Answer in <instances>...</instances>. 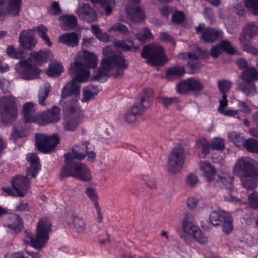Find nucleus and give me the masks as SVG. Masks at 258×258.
<instances>
[{
    "instance_id": "nucleus-1",
    "label": "nucleus",
    "mask_w": 258,
    "mask_h": 258,
    "mask_svg": "<svg viewBox=\"0 0 258 258\" xmlns=\"http://www.w3.org/2000/svg\"><path fill=\"white\" fill-rule=\"evenodd\" d=\"M70 70L74 72L75 77L71 81L67 83L61 91V98L64 99L72 95H78L80 92V86L77 82L83 83L87 81L90 73L87 70L84 65L80 62L74 61L71 64Z\"/></svg>"
},
{
    "instance_id": "nucleus-2",
    "label": "nucleus",
    "mask_w": 258,
    "mask_h": 258,
    "mask_svg": "<svg viewBox=\"0 0 258 258\" xmlns=\"http://www.w3.org/2000/svg\"><path fill=\"white\" fill-rule=\"evenodd\" d=\"M77 99L73 97L62 105L64 113L63 126L65 130L74 131L81 122L80 113L77 107Z\"/></svg>"
},
{
    "instance_id": "nucleus-3",
    "label": "nucleus",
    "mask_w": 258,
    "mask_h": 258,
    "mask_svg": "<svg viewBox=\"0 0 258 258\" xmlns=\"http://www.w3.org/2000/svg\"><path fill=\"white\" fill-rule=\"evenodd\" d=\"M68 177H73L85 182L92 178L89 168L81 162L69 163L67 166L62 167L59 174L60 178L63 180Z\"/></svg>"
},
{
    "instance_id": "nucleus-4",
    "label": "nucleus",
    "mask_w": 258,
    "mask_h": 258,
    "mask_svg": "<svg viewBox=\"0 0 258 258\" xmlns=\"http://www.w3.org/2000/svg\"><path fill=\"white\" fill-rule=\"evenodd\" d=\"M0 116L4 124H11L16 120L18 117V108L14 97H0Z\"/></svg>"
},
{
    "instance_id": "nucleus-5",
    "label": "nucleus",
    "mask_w": 258,
    "mask_h": 258,
    "mask_svg": "<svg viewBox=\"0 0 258 258\" xmlns=\"http://www.w3.org/2000/svg\"><path fill=\"white\" fill-rule=\"evenodd\" d=\"M141 56L147 60L149 64L153 66L163 65L168 61L161 45L149 44L145 46L142 50Z\"/></svg>"
},
{
    "instance_id": "nucleus-6",
    "label": "nucleus",
    "mask_w": 258,
    "mask_h": 258,
    "mask_svg": "<svg viewBox=\"0 0 258 258\" xmlns=\"http://www.w3.org/2000/svg\"><path fill=\"white\" fill-rule=\"evenodd\" d=\"M254 160L246 157L238 159L233 168L235 175L250 176L251 178H258V166Z\"/></svg>"
},
{
    "instance_id": "nucleus-7",
    "label": "nucleus",
    "mask_w": 258,
    "mask_h": 258,
    "mask_svg": "<svg viewBox=\"0 0 258 258\" xmlns=\"http://www.w3.org/2000/svg\"><path fill=\"white\" fill-rule=\"evenodd\" d=\"M258 35V26L254 23L247 24L242 29L239 37L240 43L243 45L244 51L254 56L258 55V49L252 45L249 41L255 36Z\"/></svg>"
},
{
    "instance_id": "nucleus-8",
    "label": "nucleus",
    "mask_w": 258,
    "mask_h": 258,
    "mask_svg": "<svg viewBox=\"0 0 258 258\" xmlns=\"http://www.w3.org/2000/svg\"><path fill=\"white\" fill-rule=\"evenodd\" d=\"M35 137L38 150L45 154L54 151L60 143L59 137L56 134L49 136L41 133H36Z\"/></svg>"
},
{
    "instance_id": "nucleus-9",
    "label": "nucleus",
    "mask_w": 258,
    "mask_h": 258,
    "mask_svg": "<svg viewBox=\"0 0 258 258\" xmlns=\"http://www.w3.org/2000/svg\"><path fill=\"white\" fill-rule=\"evenodd\" d=\"M192 215L189 213L185 214L182 220V228L184 232L192 236L200 244H203L208 242V238L202 230L192 222Z\"/></svg>"
},
{
    "instance_id": "nucleus-10",
    "label": "nucleus",
    "mask_w": 258,
    "mask_h": 258,
    "mask_svg": "<svg viewBox=\"0 0 258 258\" xmlns=\"http://www.w3.org/2000/svg\"><path fill=\"white\" fill-rule=\"evenodd\" d=\"M184 149L181 146L175 147L169 155L167 166L169 171L173 173L180 171L185 162Z\"/></svg>"
},
{
    "instance_id": "nucleus-11",
    "label": "nucleus",
    "mask_w": 258,
    "mask_h": 258,
    "mask_svg": "<svg viewBox=\"0 0 258 258\" xmlns=\"http://www.w3.org/2000/svg\"><path fill=\"white\" fill-rule=\"evenodd\" d=\"M105 60V64L109 67L111 71L115 68L112 76L115 78L123 76L124 70L128 67V63L122 54L112 55L103 58Z\"/></svg>"
},
{
    "instance_id": "nucleus-12",
    "label": "nucleus",
    "mask_w": 258,
    "mask_h": 258,
    "mask_svg": "<svg viewBox=\"0 0 258 258\" xmlns=\"http://www.w3.org/2000/svg\"><path fill=\"white\" fill-rule=\"evenodd\" d=\"M16 71L23 79L28 80L38 78L41 72L36 66L31 64L24 59L16 64Z\"/></svg>"
},
{
    "instance_id": "nucleus-13",
    "label": "nucleus",
    "mask_w": 258,
    "mask_h": 258,
    "mask_svg": "<svg viewBox=\"0 0 258 258\" xmlns=\"http://www.w3.org/2000/svg\"><path fill=\"white\" fill-rule=\"evenodd\" d=\"M149 105L145 97H142L139 103H135L125 113L124 119L128 123L135 122L137 118L145 112Z\"/></svg>"
},
{
    "instance_id": "nucleus-14",
    "label": "nucleus",
    "mask_w": 258,
    "mask_h": 258,
    "mask_svg": "<svg viewBox=\"0 0 258 258\" xmlns=\"http://www.w3.org/2000/svg\"><path fill=\"white\" fill-rule=\"evenodd\" d=\"M29 176L17 175L11 180V185L13 189L17 192V196L23 197L28 191L30 186V180Z\"/></svg>"
},
{
    "instance_id": "nucleus-15",
    "label": "nucleus",
    "mask_w": 258,
    "mask_h": 258,
    "mask_svg": "<svg viewBox=\"0 0 258 258\" xmlns=\"http://www.w3.org/2000/svg\"><path fill=\"white\" fill-rule=\"evenodd\" d=\"M19 42L23 51L32 50L37 43V39L34 37L33 30L30 29L21 31L19 36Z\"/></svg>"
},
{
    "instance_id": "nucleus-16",
    "label": "nucleus",
    "mask_w": 258,
    "mask_h": 258,
    "mask_svg": "<svg viewBox=\"0 0 258 258\" xmlns=\"http://www.w3.org/2000/svg\"><path fill=\"white\" fill-rule=\"evenodd\" d=\"M22 0H9L5 9L0 7V22L5 18L7 15L13 17H17L21 11Z\"/></svg>"
},
{
    "instance_id": "nucleus-17",
    "label": "nucleus",
    "mask_w": 258,
    "mask_h": 258,
    "mask_svg": "<svg viewBox=\"0 0 258 258\" xmlns=\"http://www.w3.org/2000/svg\"><path fill=\"white\" fill-rule=\"evenodd\" d=\"M221 50L229 55H235L237 52V49L232 46L230 41L223 40L217 45L211 48L209 54L212 57L217 58L221 54Z\"/></svg>"
},
{
    "instance_id": "nucleus-18",
    "label": "nucleus",
    "mask_w": 258,
    "mask_h": 258,
    "mask_svg": "<svg viewBox=\"0 0 258 258\" xmlns=\"http://www.w3.org/2000/svg\"><path fill=\"white\" fill-rule=\"evenodd\" d=\"M26 160L30 163L26 170L27 176L35 178L41 169L39 157L36 154L29 153L26 156Z\"/></svg>"
},
{
    "instance_id": "nucleus-19",
    "label": "nucleus",
    "mask_w": 258,
    "mask_h": 258,
    "mask_svg": "<svg viewBox=\"0 0 258 258\" xmlns=\"http://www.w3.org/2000/svg\"><path fill=\"white\" fill-rule=\"evenodd\" d=\"M223 36V33L222 31L215 28L207 27L201 33V38L206 43H213L221 39Z\"/></svg>"
},
{
    "instance_id": "nucleus-20",
    "label": "nucleus",
    "mask_w": 258,
    "mask_h": 258,
    "mask_svg": "<svg viewBox=\"0 0 258 258\" xmlns=\"http://www.w3.org/2000/svg\"><path fill=\"white\" fill-rule=\"evenodd\" d=\"M77 14L80 18L88 22H93L97 18L96 11L89 4L83 3L78 8Z\"/></svg>"
},
{
    "instance_id": "nucleus-21",
    "label": "nucleus",
    "mask_w": 258,
    "mask_h": 258,
    "mask_svg": "<svg viewBox=\"0 0 258 258\" xmlns=\"http://www.w3.org/2000/svg\"><path fill=\"white\" fill-rule=\"evenodd\" d=\"M64 163L65 165L67 166V164L69 163H78V162H75L74 161V159H78L82 160L86 157L85 153V150L83 149H81L79 146L74 145L72 147L71 152H69L64 154Z\"/></svg>"
},
{
    "instance_id": "nucleus-22",
    "label": "nucleus",
    "mask_w": 258,
    "mask_h": 258,
    "mask_svg": "<svg viewBox=\"0 0 258 258\" xmlns=\"http://www.w3.org/2000/svg\"><path fill=\"white\" fill-rule=\"evenodd\" d=\"M41 118L45 123H52L58 122L60 119V108L55 105L51 109L43 113Z\"/></svg>"
},
{
    "instance_id": "nucleus-23",
    "label": "nucleus",
    "mask_w": 258,
    "mask_h": 258,
    "mask_svg": "<svg viewBox=\"0 0 258 258\" xmlns=\"http://www.w3.org/2000/svg\"><path fill=\"white\" fill-rule=\"evenodd\" d=\"M68 226H73L75 231L78 233L83 232L86 229V222L84 219L77 214L72 213L70 217L66 219Z\"/></svg>"
},
{
    "instance_id": "nucleus-24",
    "label": "nucleus",
    "mask_w": 258,
    "mask_h": 258,
    "mask_svg": "<svg viewBox=\"0 0 258 258\" xmlns=\"http://www.w3.org/2000/svg\"><path fill=\"white\" fill-rule=\"evenodd\" d=\"M52 231V225L50 222L43 218L39 219L36 227V234L39 237H43L49 240V235Z\"/></svg>"
},
{
    "instance_id": "nucleus-25",
    "label": "nucleus",
    "mask_w": 258,
    "mask_h": 258,
    "mask_svg": "<svg viewBox=\"0 0 258 258\" xmlns=\"http://www.w3.org/2000/svg\"><path fill=\"white\" fill-rule=\"evenodd\" d=\"M85 193L93 203L98 215L97 221L99 223H101L103 220V215L99 205L98 196L96 190L92 187H87L85 190Z\"/></svg>"
},
{
    "instance_id": "nucleus-26",
    "label": "nucleus",
    "mask_w": 258,
    "mask_h": 258,
    "mask_svg": "<svg viewBox=\"0 0 258 258\" xmlns=\"http://www.w3.org/2000/svg\"><path fill=\"white\" fill-rule=\"evenodd\" d=\"M52 56L51 51L48 49L40 50L38 52H32L30 56L39 65L46 63L50 60Z\"/></svg>"
},
{
    "instance_id": "nucleus-27",
    "label": "nucleus",
    "mask_w": 258,
    "mask_h": 258,
    "mask_svg": "<svg viewBox=\"0 0 258 258\" xmlns=\"http://www.w3.org/2000/svg\"><path fill=\"white\" fill-rule=\"evenodd\" d=\"M58 41L60 43L70 47H75L79 44V38L74 32L61 34Z\"/></svg>"
},
{
    "instance_id": "nucleus-28",
    "label": "nucleus",
    "mask_w": 258,
    "mask_h": 258,
    "mask_svg": "<svg viewBox=\"0 0 258 258\" xmlns=\"http://www.w3.org/2000/svg\"><path fill=\"white\" fill-rule=\"evenodd\" d=\"M94 5L98 4L99 5L100 12L102 14H104L106 16H109L112 13L113 8L115 6L114 0H90Z\"/></svg>"
},
{
    "instance_id": "nucleus-29",
    "label": "nucleus",
    "mask_w": 258,
    "mask_h": 258,
    "mask_svg": "<svg viewBox=\"0 0 258 258\" xmlns=\"http://www.w3.org/2000/svg\"><path fill=\"white\" fill-rule=\"evenodd\" d=\"M200 165L201 170L203 171L204 176L208 182H210L214 179H216V170L209 162H200Z\"/></svg>"
},
{
    "instance_id": "nucleus-30",
    "label": "nucleus",
    "mask_w": 258,
    "mask_h": 258,
    "mask_svg": "<svg viewBox=\"0 0 258 258\" xmlns=\"http://www.w3.org/2000/svg\"><path fill=\"white\" fill-rule=\"evenodd\" d=\"M105 64V60L103 58L101 62V67L97 69L93 75V78L94 80H96L101 83H103L107 81L108 79L107 72L111 71L109 67H107V64Z\"/></svg>"
},
{
    "instance_id": "nucleus-31",
    "label": "nucleus",
    "mask_w": 258,
    "mask_h": 258,
    "mask_svg": "<svg viewBox=\"0 0 258 258\" xmlns=\"http://www.w3.org/2000/svg\"><path fill=\"white\" fill-rule=\"evenodd\" d=\"M188 62L186 66L187 73L190 74L197 72L201 67V63L198 56L195 53L189 52L187 54Z\"/></svg>"
},
{
    "instance_id": "nucleus-32",
    "label": "nucleus",
    "mask_w": 258,
    "mask_h": 258,
    "mask_svg": "<svg viewBox=\"0 0 258 258\" xmlns=\"http://www.w3.org/2000/svg\"><path fill=\"white\" fill-rule=\"evenodd\" d=\"M34 104L32 102H28L23 105V115L25 123L34 122L36 119L33 115Z\"/></svg>"
},
{
    "instance_id": "nucleus-33",
    "label": "nucleus",
    "mask_w": 258,
    "mask_h": 258,
    "mask_svg": "<svg viewBox=\"0 0 258 258\" xmlns=\"http://www.w3.org/2000/svg\"><path fill=\"white\" fill-rule=\"evenodd\" d=\"M233 178L225 173L217 174L216 184L221 188L230 189L232 187Z\"/></svg>"
},
{
    "instance_id": "nucleus-34",
    "label": "nucleus",
    "mask_w": 258,
    "mask_h": 258,
    "mask_svg": "<svg viewBox=\"0 0 258 258\" xmlns=\"http://www.w3.org/2000/svg\"><path fill=\"white\" fill-rule=\"evenodd\" d=\"M228 213V212L222 210L212 211L209 215V221L214 226L221 225Z\"/></svg>"
},
{
    "instance_id": "nucleus-35",
    "label": "nucleus",
    "mask_w": 258,
    "mask_h": 258,
    "mask_svg": "<svg viewBox=\"0 0 258 258\" xmlns=\"http://www.w3.org/2000/svg\"><path fill=\"white\" fill-rule=\"evenodd\" d=\"M126 12L133 22H141L145 20L144 13L139 7H128L126 8Z\"/></svg>"
},
{
    "instance_id": "nucleus-36",
    "label": "nucleus",
    "mask_w": 258,
    "mask_h": 258,
    "mask_svg": "<svg viewBox=\"0 0 258 258\" xmlns=\"http://www.w3.org/2000/svg\"><path fill=\"white\" fill-rule=\"evenodd\" d=\"M100 91L99 86L90 85L84 88L83 91V97L81 101L82 102H87L94 98Z\"/></svg>"
},
{
    "instance_id": "nucleus-37",
    "label": "nucleus",
    "mask_w": 258,
    "mask_h": 258,
    "mask_svg": "<svg viewBox=\"0 0 258 258\" xmlns=\"http://www.w3.org/2000/svg\"><path fill=\"white\" fill-rule=\"evenodd\" d=\"M241 79L245 82H255L258 80V71L254 67L249 66L242 73Z\"/></svg>"
},
{
    "instance_id": "nucleus-38",
    "label": "nucleus",
    "mask_w": 258,
    "mask_h": 258,
    "mask_svg": "<svg viewBox=\"0 0 258 258\" xmlns=\"http://www.w3.org/2000/svg\"><path fill=\"white\" fill-rule=\"evenodd\" d=\"M83 61L84 63H82V64L85 68L90 72L88 69L96 67L97 64L98 59L97 56L94 53L85 51L84 52ZM81 63H82V62Z\"/></svg>"
},
{
    "instance_id": "nucleus-39",
    "label": "nucleus",
    "mask_w": 258,
    "mask_h": 258,
    "mask_svg": "<svg viewBox=\"0 0 258 258\" xmlns=\"http://www.w3.org/2000/svg\"><path fill=\"white\" fill-rule=\"evenodd\" d=\"M61 19L63 22L61 28L64 30H73L77 25V19L74 15H65L61 17Z\"/></svg>"
},
{
    "instance_id": "nucleus-40",
    "label": "nucleus",
    "mask_w": 258,
    "mask_h": 258,
    "mask_svg": "<svg viewBox=\"0 0 258 258\" xmlns=\"http://www.w3.org/2000/svg\"><path fill=\"white\" fill-rule=\"evenodd\" d=\"M6 53L11 58L22 60L25 58L27 55L23 49L21 48H15L13 45L8 46Z\"/></svg>"
},
{
    "instance_id": "nucleus-41",
    "label": "nucleus",
    "mask_w": 258,
    "mask_h": 258,
    "mask_svg": "<svg viewBox=\"0 0 258 258\" xmlns=\"http://www.w3.org/2000/svg\"><path fill=\"white\" fill-rule=\"evenodd\" d=\"M196 146L200 150L199 156L205 158L210 152L211 149L210 143L206 139H199L196 142Z\"/></svg>"
},
{
    "instance_id": "nucleus-42",
    "label": "nucleus",
    "mask_w": 258,
    "mask_h": 258,
    "mask_svg": "<svg viewBox=\"0 0 258 258\" xmlns=\"http://www.w3.org/2000/svg\"><path fill=\"white\" fill-rule=\"evenodd\" d=\"M135 38L140 43H144L153 38L151 30L147 27H144L140 32L135 34Z\"/></svg>"
},
{
    "instance_id": "nucleus-43",
    "label": "nucleus",
    "mask_w": 258,
    "mask_h": 258,
    "mask_svg": "<svg viewBox=\"0 0 258 258\" xmlns=\"http://www.w3.org/2000/svg\"><path fill=\"white\" fill-rule=\"evenodd\" d=\"M12 223H9L7 227L13 230L15 233L20 232L23 228V222L22 218L18 215H14L11 218Z\"/></svg>"
},
{
    "instance_id": "nucleus-44",
    "label": "nucleus",
    "mask_w": 258,
    "mask_h": 258,
    "mask_svg": "<svg viewBox=\"0 0 258 258\" xmlns=\"http://www.w3.org/2000/svg\"><path fill=\"white\" fill-rule=\"evenodd\" d=\"M185 72V68L183 67L174 66L167 68L166 74L168 76H175L180 78L183 76Z\"/></svg>"
},
{
    "instance_id": "nucleus-45",
    "label": "nucleus",
    "mask_w": 258,
    "mask_h": 258,
    "mask_svg": "<svg viewBox=\"0 0 258 258\" xmlns=\"http://www.w3.org/2000/svg\"><path fill=\"white\" fill-rule=\"evenodd\" d=\"M228 137L230 141L237 147H239L243 145L244 136L242 134L232 131L228 133Z\"/></svg>"
},
{
    "instance_id": "nucleus-46",
    "label": "nucleus",
    "mask_w": 258,
    "mask_h": 258,
    "mask_svg": "<svg viewBox=\"0 0 258 258\" xmlns=\"http://www.w3.org/2000/svg\"><path fill=\"white\" fill-rule=\"evenodd\" d=\"M29 238L30 240V246L37 249L42 248L48 240L44 238L39 237L38 234H36L35 238L33 237L32 236L29 237Z\"/></svg>"
},
{
    "instance_id": "nucleus-47",
    "label": "nucleus",
    "mask_w": 258,
    "mask_h": 258,
    "mask_svg": "<svg viewBox=\"0 0 258 258\" xmlns=\"http://www.w3.org/2000/svg\"><path fill=\"white\" fill-rule=\"evenodd\" d=\"M256 178H251L250 176H242L241 181L242 186L251 191H253L257 186V183L255 181Z\"/></svg>"
},
{
    "instance_id": "nucleus-48",
    "label": "nucleus",
    "mask_w": 258,
    "mask_h": 258,
    "mask_svg": "<svg viewBox=\"0 0 258 258\" xmlns=\"http://www.w3.org/2000/svg\"><path fill=\"white\" fill-rule=\"evenodd\" d=\"M63 70L64 67L61 63H52L49 67L48 75L52 77H58L63 72Z\"/></svg>"
},
{
    "instance_id": "nucleus-49",
    "label": "nucleus",
    "mask_w": 258,
    "mask_h": 258,
    "mask_svg": "<svg viewBox=\"0 0 258 258\" xmlns=\"http://www.w3.org/2000/svg\"><path fill=\"white\" fill-rule=\"evenodd\" d=\"M241 90L247 96L256 92V85L254 82H245L239 85Z\"/></svg>"
},
{
    "instance_id": "nucleus-50",
    "label": "nucleus",
    "mask_w": 258,
    "mask_h": 258,
    "mask_svg": "<svg viewBox=\"0 0 258 258\" xmlns=\"http://www.w3.org/2000/svg\"><path fill=\"white\" fill-rule=\"evenodd\" d=\"M233 220L230 213H228L222 221V231L223 232L228 234L233 230Z\"/></svg>"
},
{
    "instance_id": "nucleus-51",
    "label": "nucleus",
    "mask_w": 258,
    "mask_h": 258,
    "mask_svg": "<svg viewBox=\"0 0 258 258\" xmlns=\"http://www.w3.org/2000/svg\"><path fill=\"white\" fill-rule=\"evenodd\" d=\"M244 146L249 152L258 153V140L255 139L249 138L246 140Z\"/></svg>"
},
{
    "instance_id": "nucleus-52",
    "label": "nucleus",
    "mask_w": 258,
    "mask_h": 258,
    "mask_svg": "<svg viewBox=\"0 0 258 258\" xmlns=\"http://www.w3.org/2000/svg\"><path fill=\"white\" fill-rule=\"evenodd\" d=\"M188 86L190 91L198 92L202 90L205 85L199 80L194 78H188Z\"/></svg>"
},
{
    "instance_id": "nucleus-53",
    "label": "nucleus",
    "mask_w": 258,
    "mask_h": 258,
    "mask_svg": "<svg viewBox=\"0 0 258 258\" xmlns=\"http://www.w3.org/2000/svg\"><path fill=\"white\" fill-rule=\"evenodd\" d=\"M213 150H222L225 148L224 140L220 137H215L210 143Z\"/></svg>"
},
{
    "instance_id": "nucleus-54",
    "label": "nucleus",
    "mask_w": 258,
    "mask_h": 258,
    "mask_svg": "<svg viewBox=\"0 0 258 258\" xmlns=\"http://www.w3.org/2000/svg\"><path fill=\"white\" fill-rule=\"evenodd\" d=\"M244 4L253 15L258 16V0H245Z\"/></svg>"
},
{
    "instance_id": "nucleus-55",
    "label": "nucleus",
    "mask_w": 258,
    "mask_h": 258,
    "mask_svg": "<svg viewBox=\"0 0 258 258\" xmlns=\"http://www.w3.org/2000/svg\"><path fill=\"white\" fill-rule=\"evenodd\" d=\"M161 103L165 107H168L173 104L176 106H178L179 105L180 102L179 98L176 97H163L161 98Z\"/></svg>"
},
{
    "instance_id": "nucleus-56",
    "label": "nucleus",
    "mask_w": 258,
    "mask_h": 258,
    "mask_svg": "<svg viewBox=\"0 0 258 258\" xmlns=\"http://www.w3.org/2000/svg\"><path fill=\"white\" fill-rule=\"evenodd\" d=\"M50 91V86L45 87L44 89H41L38 92L39 103L40 105L44 106L45 101L48 97Z\"/></svg>"
},
{
    "instance_id": "nucleus-57",
    "label": "nucleus",
    "mask_w": 258,
    "mask_h": 258,
    "mask_svg": "<svg viewBox=\"0 0 258 258\" xmlns=\"http://www.w3.org/2000/svg\"><path fill=\"white\" fill-rule=\"evenodd\" d=\"M110 30H113L114 31H118L121 34L125 36H128L129 34V30L127 27L121 23H117L114 24L112 26Z\"/></svg>"
},
{
    "instance_id": "nucleus-58",
    "label": "nucleus",
    "mask_w": 258,
    "mask_h": 258,
    "mask_svg": "<svg viewBox=\"0 0 258 258\" xmlns=\"http://www.w3.org/2000/svg\"><path fill=\"white\" fill-rule=\"evenodd\" d=\"M217 85L221 93H226L229 91L232 86V83L231 81L224 79L218 81Z\"/></svg>"
},
{
    "instance_id": "nucleus-59",
    "label": "nucleus",
    "mask_w": 258,
    "mask_h": 258,
    "mask_svg": "<svg viewBox=\"0 0 258 258\" xmlns=\"http://www.w3.org/2000/svg\"><path fill=\"white\" fill-rule=\"evenodd\" d=\"M177 92L180 94H185L189 91L188 86V79L184 80L177 84L176 86Z\"/></svg>"
},
{
    "instance_id": "nucleus-60",
    "label": "nucleus",
    "mask_w": 258,
    "mask_h": 258,
    "mask_svg": "<svg viewBox=\"0 0 258 258\" xmlns=\"http://www.w3.org/2000/svg\"><path fill=\"white\" fill-rule=\"evenodd\" d=\"M185 16L184 13L181 11H177L172 16V21L173 23L179 24L185 19Z\"/></svg>"
},
{
    "instance_id": "nucleus-61",
    "label": "nucleus",
    "mask_w": 258,
    "mask_h": 258,
    "mask_svg": "<svg viewBox=\"0 0 258 258\" xmlns=\"http://www.w3.org/2000/svg\"><path fill=\"white\" fill-rule=\"evenodd\" d=\"M114 45L115 48L121 49L123 51L126 52L131 50V47L123 40H115L114 41Z\"/></svg>"
},
{
    "instance_id": "nucleus-62",
    "label": "nucleus",
    "mask_w": 258,
    "mask_h": 258,
    "mask_svg": "<svg viewBox=\"0 0 258 258\" xmlns=\"http://www.w3.org/2000/svg\"><path fill=\"white\" fill-rule=\"evenodd\" d=\"M33 30V31H35L38 33V36L41 38L46 36L47 32L48 31L47 27L43 24H40L38 25L37 27H34Z\"/></svg>"
},
{
    "instance_id": "nucleus-63",
    "label": "nucleus",
    "mask_w": 258,
    "mask_h": 258,
    "mask_svg": "<svg viewBox=\"0 0 258 258\" xmlns=\"http://www.w3.org/2000/svg\"><path fill=\"white\" fill-rule=\"evenodd\" d=\"M248 201L250 206L254 209H258V193L253 192L248 196Z\"/></svg>"
},
{
    "instance_id": "nucleus-64",
    "label": "nucleus",
    "mask_w": 258,
    "mask_h": 258,
    "mask_svg": "<svg viewBox=\"0 0 258 258\" xmlns=\"http://www.w3.org/2000/svg\"><path fill=\"white\" fill-rule=\"evenodd\" d=\"M142 179L144 181L145 183L151 189H154L156 187V183L153 178H150L148 175H144L142 176Z\"/></svg>"
}]
</instances>
